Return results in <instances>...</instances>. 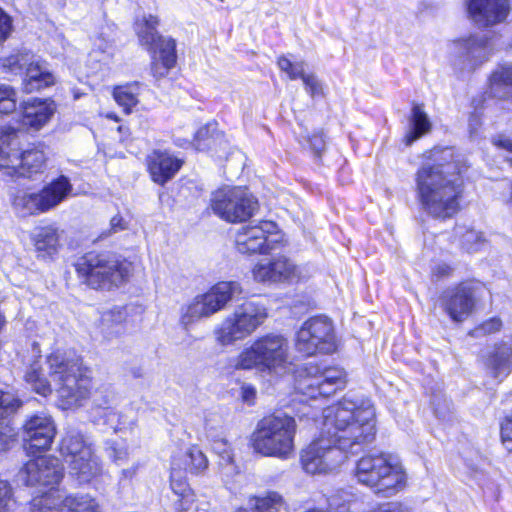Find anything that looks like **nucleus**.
Wrapping results in <instances>:
<instances>
[{
	"instance_id": "37998d69",
	"label": "nucleus",
	"mask_w": 512,
	"mask_h": 512,
	"mask_svg": "<svg viewBox=\"0 0 512 512\" xmlns=\"http://www.w3.org/2000/svg\"><path fill=\"white\" fill-rule=\"evenodd\" d=\"M502 327V321L499 318H491L481 325L476 327L474 330L470 332L471 336L479 337L488 334H492L498 332Z\"/></svg>"
},
{
	"instance_id": "bf43d9fd",
	"label": "nucleus",
	"mask_w": 512,
	"mask_h": 512,
	"mask_svg": "<svg viewBox=\"0 0 512 512\" xmlns=\"http://www.w3.org/2000/svg\"><path fill=\"white\" fill-rule=\"evenodd\" d=\"M312 409H313L312 406H304L303 410L300 411V413H301L300 417H312V418H314L315 412L314 411H310Z\"/></svg>"
},
{
	"instance_id": "a211bd4d",
	"label": "nucleus",
	"mask_w": 512,
	"mask_h": 512,
	"mask_svg": "<svg viewBox=\"0 0 512 512\" xmlns=\"http://www.w3.org/2000/svg\"><path fill=\"white\" fill-rule=\"evenodd\" d=\"M19 477L28 486L50 487L41 495L56 490L63 477V469L59 460L51 456H42L28 461L19 472Z\"/></svg>"
},
{
	"instance_id": "58836bf2",
	"label": "nucleus",
	"mask_w": 512,
	"mask_h": 512,
	"mask_svg": "<svg viewBox=\"0 0 512 512\" xmlns=\"http://www.w3.org/2000/svg\"><path fill=\"white\" fill-rule=\"evenodd\" d=\"M185 465L186 469L196 473L204 470L208 465V461L206 456L199 448L192 447L187 451L185 455Z\"/></svg>"
},
{
	"instance_id": "4468645a",
	"label": "nucleus",
	"mask_w": 512,
	"mask_h": 512,
	"mask_svg": "<svg viewBox=\"0 0 512 512\" xmlns=\"http://www.w3.org/2000/svg\"><path fill=\"white\" fill-rule=\"evenodd\" d=\"M252 275L256 282L264 284H296L310 277L307 266L298 265L285 255L257 262Z\"/></svg>"
},
{
	"instance_id": "052dcab7",
	"label": "nucleus",
	"mask_w": 512,
	"mask_h": 512,
	"mask_svg": "<svg viewBox=\"0 0 512 512\" xmlns=\"http://www.w3.org/2000/svg\"><path fill=\"white\" fill-rule=\"evenodd\" d=\"M215 335H216V339L220 342V343H223L224 341V331L220 328V329H217L215 330Z\"/></svg>"
},
{
	"instance_id": "603ef678",
	"label": "nucleus",
	"mask_w": 512,
	"mask_h": 512,
	"mask_svg": "<svg viewBox=\"0 0 512 512\" xmlns=\"http://www.w3.org/2000/svg\"><path fill=\"white\" fill-rule=\"evenodd\" d=\"M11 31V19L0 8V43L3 42Z\"/></svg>"
},
{
	"instance_id": "f257e3e1",
	"label": "nucleus",
	"mask_w": 512,
	"mask_h": 512,
	"mask_svg": "<svg viewBox=\"0 0 512 512\" xmlns=\"http://www.w3.org/2000/svg\"><path fill=\"white\" fill-rule=\"evenodd\" d=\"M319 435L303 449L301 464L308 474H327L341 467L376 434L371 400L345 396L322 411Z\"/></svg>"
},
{
	"instance_id": "a878e982",
	"label": "nucleus",
	"mask_w": 512,
	"mask_h": 512,
	"mask_svg": "<svg viewBox=\"0 0 512 512\" xmlns=\"http://www.w3.org/2000/svg\"><path fill=\"white\" fill-rule=\"evenodd\" d=\"M257 209V201L246 189L235 188L226 194V221L243 222Z\"/></svg>"
},
{
	"instance_id": "e2e57ef3",
	"label": "nucleus",
	"mask_w": 512,
	"mask_h": 512,
	"mask_svg": "<svg viewBox=\"0 0 512 512\" xmlns=\"http://www.w3.org/2000/svg\"><path fill=\"white\" fill-rule=\"evenodd\" d=\"M476 125H478V120L476 119L475 116H472L469 120V127L472 129L475 128Z\"/></svg>"
},
{
	"instance_id": "864d4df0",
	"label": "nucleus",
	"mask_w": 512,
	"mask_h": 512,
	"mask_svg": "<svg viewBox=\"0 0 512 512\" xmlns=\"http://www.w3.org/2000/svg\"><path fill=\"white\" fill-rule=\"evenodd\" d=\"M242 293V290H241V287L238 283L236 282H226V291H225V294H226V305L228 304L229 301H232V299L237 296V295H240Z\"/></svg>"
},
{
	"instance_id": "dca6fc26",
	"label": "nucleus",
	"mask_w": 512,
	"mask_h": 512,
	"mask_svg": "<svg viewBox=\"0 0 512 512\" xmlns=\"http://www.w3.org/2000/svg\"><path fill=\"white\" fill-rule=\"evenodd\" d=\"M281 238L276 223L260 221L254 225L243 226L235 236V245L242 254H264L275 249Z\"/></svg>"
},
{
	"instance_id": "f3484780",
	"label": "nucleus",
	"mask_w": 512,
	"mask_h": 512,
	"mask_svg": "<svg viewBox=\"0 0 512 512\" xmlns=\"http://www.w3.org/2000/svg\"><path fill=\"white\" fill-rule=\"evenodd\" d=\"M97 503L89 495L65 496L60 490L35 496L29 503L30 512H97Z\"/></svg>"
},
{
	"instance_id": "c756f323",
	"label": "nucleus",
	"mask_w": 512,
	"mask_h": 512,
	"mask_svg": "<svg viewBox=\"0 0 512 512\" xmlns=\"http://www.w3.org/2000/svg\"><path fill=\"white\" fill-rule=\"evenodd\" d=\"M55 83L54 75L49 71L47 64L42 61H32L26 68L23 88L26 93H32Z\"/></svg>"
},
{
	"instance_id": "4d7b16f0",
	"label": "nucleus",
	"mask_w": 512,
	"mask_h": 512,
	"mask_svg": "<svg viewBox=\"0 0 512 512\" xmlns=\"http://www.w3.org/2000/svg\"><path fill=\"white\" fill-rule=\"evenodd\" d=\"M255 389L251 386H243L242 387V398L245 402L251 404L255 397Z\"/></svg>"
},
{
	"instance_id": "c85d7f7f",
	"label": "nucleus",
	"mask_w": 512,
	"mask_h": 512,
	"mask_svg": "<svg viewBox=\"0 0 512 512\" xmlns=\"http://www.w3.org/2000/svg\"><path fill=\"white\" fill-rule=\"evenodd\" d=\"M21 401L10 393L0 390V451L9 449L15 441L16 433L9 424V416L17 411Z\"/></svg>"
},
{
	"instance_id": "2eb2a0df",
	"label": "nucleus",
	"mask_w": 512,
	"mask_h": 512,
	"mask_svg": "<svg viewBox=\"0 0 512 512\" xmlns=\"http://www.w3.org/2000/svg\"><path fill=\"white\" fill-rule=\"evenodd\" d=\"M486 291L480 281H465L448 288L443 294L444 309L455 322H462L474 311Z\"/></svg>"
},
{
	"instance_id": "393cba45",
	"label": "nucleus",
	"mask_w": 512,
	"mask_h": 512,
	"mask_svg": "<svg viewBox=\"0 0 512 512\" xmlns=\"http://www.w3.org/2000/svg\"><path fill=\"white\" fill-rule=\"evenodd\" d=\"M21 109L22 126L37 131L49 122L56 111V105L49 99L34 98L23 103Z\"/></svg>"
},
{
	"instance_id": "cd10ccee",
	"label": "nucleus",
	"mask_w": 512,
	"mask_h": 512,
	"mask_svg": "<svg viewBox=\"0 0 512 512\" xmlns=\"http://www.w3.org/2000/svg\"><path fill=\"white\" fill-rule=\"evenodd\" d=\"M147 161L152 180L160 185L171 180L183 164L181 159L166 151H153Z\"/></svg>"
},
{
	"instance_id": "bb28decb",
	"label": "nucleus",
	"mask_w": 512,
	"mask_h": 512,
	"mask_svg": "<svg viewBox=\"0 0 512 512\" xmlns=\"http://www.w3.org/2000/svg\"><path fill=\"white\" fill-rule=\"evenodd\" d=\"M484 364L492 377L503 381L512 372V339L496 343Z\"/></svg>"
},
{
	"instance_id": "20e7f679",
	"label": "nucleus",
	"mask_w": 512,
	"mask_h": 512,
	"mask_svg": "<svg viewBox=\"0 0 512 512\" xmlns=\"http://www.w3.org/2000/svg\"><path fill=\"white\" fill-rule=\"evenodd\" d=\"M355 480L374 493L390 497L404 490L408 474L399 457L390 453H369L362 456L353 470Z\"/></svg>"
},
{
	"instance_id": "6e6d98bb",
	"label": "nucleus",
	"mask_w": 512,
	"mask_h": 512,
	"mask_svg": "<svg viewBox=\"0 0 512 512\" xmlns=\"http://www.w3.org/2000/svg\"><path fill=\"white\" fill-rule=\"evenodd\" d=\"M309 142L312 149L317 153L324 149L325 142L322 135H314L313 138L309 139Z\"/></svg>"
},
{
	"instance_id": "de8ad7c7",
	"label": "nucleus",
	"mask_w": 512,
	"mask_h": 512,
	"mask_svg": "<svg viewBox=\"0 0 512 512\" xmlns=\"http://www.w3.org/2000/svg\"><path fill=\"white\" fill-rule=\"evenodd\" d=\"M210 209L220 219L224 218V190H216L211 197Z\"/></svg>"
},
{
	"instance_id": "b1692460",
	"label": "nucleus",
	"mask_w": 512,
	"mask_h": 512,
	"mask_svg": "<svg viewBox=\"0 0 512 512\" xmlns=\"http://www.w3.org/2000/svg\"><path fill=\"white\" fill-rule=\"evenodd\" d=\"M132 306H114L101 313L98 330L106 342L122 337L130 324Z\"/></svg>"
},
{
	"instance_id": "a19ab883",
	"label": "nucleus",
	"mask_w": 512,
	"mask_h": 512,
	"mask_svg": "<svg viewBox=\"0 0 512 512\" xmlns=\"http://www.w3.org/2000/svg\"><path fill=\"white\" fill-rule=\"evenodd\" d=\"M16 109V92L8 85H0V113L7 114Z\"/></svg>"
},
{
	"instance_id": "c03bdc74",
	"label": "nucleus",
	"mask_w": 512,
	"mask_h": 512,
	"mask_svg": "<svg viewBox=\"0 0 512 512\" xmlns=\"http://www.w3.org/2000/svg\"><path fill=\"white\" fill-rule=\"evenodd\" d=\"M501 441L505 449L512 452V411L501 423Z\"/></svg>"
},
{
	"instance_id": "4be33fe9",
	"label": "nucleus",
	"mask_w": 512,
	"mask_h": 512,
	"mask_svg": "<svg viewBox=\"0 0 512 512\" xmlns=\"http://www.w3.org/2000/svg\"><path fill=\"white\" fill-rule=\"evenodd\" d=\"M224 305V283L215 284L206 293L197 295L182 308L181 324L187 328L204 317L219 311Z\"/></svg>"
},
{
	"instance_id": "0e129e2a",
	"label": "nucleus",
	"mask_w": 512,
	"mask_h": 512,
	"mask_svg": "<svg viewBox=\"0 0 512 512\" xmlns=\"http://www.w3.org/2000/svg\"><path fill=\"white\" fill-rule=\"evenodd\" d=\"M136 472V469H128V470H123V474L126 476V477H132Z\"/></svg>"
},
{
	"instance_id": "1a4fd4ad",
	"label": "nucleus",
	"mask_w": 512,
	"mask_h": 512,
	"mask_svg": "<svg viewBox=\"0 0 512 512\" xmlns=\"http://www.w3.org/2000/svg\"><path fill=\"white\" fill-rule=\"evenodd\" d=\"M72 190L70 180L61 175L39 192L18 191L13 198V208L21 216L42 214L60 205L72 194Z\"/></svg>"
},
{
	"instance_id": "79ce46f5",
	"label": "nucleus",
	"mask_w": 512,
	"mask_h": 512,
	"mask_svg": "<svg viewBox=\"0 0 512 512\" xmlns=\"http://www.w3.org/2000/svg\"><path fill=\"white\" fill-rule=\"evenodd\" d=\"M16 501L8 481L0 480V512H14Z\"/></svg>"
},
{
	"instance_id": "f03ea898",
	"label": "nucleus",
	"mask_w": 512,
	"mask_h": 512,
	"mask_svg": "<svg viewBox=\"0 0 512 512\" xmlns=\"http://www.w3.org/2000/svg\"><path fill=\"white\" fill-rule=\"evenodd\" d=\"M452 158L449 148L433 150L429 161L415 174L417 199L424 212L434 218H451L460 208L462 171Z\"/></svg>"
},
{
	"instance_id": "473e14b6",
	"label": "nucleus",
	"mask_w": 512,
	"mask_h": 512,
	"mask_svg": "<svg viewBox=\"0 0 512 512\" xmlns=\"http://www.w3.org/2000/svg\"><path fill=\"white\" fill-rule=\"evenodd\" d=\"M431 127L432 124L422 106L414 105L411 115V130L405 136L406 144L410 145L423 135L427 134L431 130Z\"/></svg>"
},
{
	"instance_id": "680f3d73",
	"label": "nucleus",
	"mask_w": 512,
	"mask_h": 512,
	"mask_svg": "<svg viewBox=\"0 0 512 512\" xmlns=\"http://www.w3.org/2000/svg\"><path fill=\"white\" fill-rule=\"evenodd\" d=\"M100 44L98 45L99 49L102 51V52H106L107 48L109 47L108 43L104 40H100Z\"/></svg>"
},
{
	"instance_id": "09e8293b",
	"label": "nucleus",
	"mask_w": 512,
	"mask_h": 512,
	"mask_svg": "<svg viewBox=\"0 0 512 512\" xmlns=\"http://www.w3.org/2000/svg\"><path fill=\"white\" fill-rule=\"evenodd\" d=\"M453 273V267L447 263H436L431 269V275L435 280H441L451 276Z\"/></svg>"
},
{
	"instance_id": "72a5a7b5",
	"label": "nucleus",
	"mask_w": 512,
	"mask_h": 512,
	"mask_svg": "<svg viewBox=\"0 0 512 512\" xmlns=\"http://www.w3.org/2000/svg\"><path fill=\"white\" fill-rule=\"evenodd\" d=\"M139 93L140 86L135 82L115 87L113 97L117 104L123 108L124 112L129 114L139 102Z\"/></svg>"
},
{
	"instance_id": "338daca9",
	"label": "nucleus",
	"mask_w": 512,
	"mask_h": 512,
	"mask_svg": "<svg viewBox=\"0 0 512 512\" xmlns=\"http://www.w3.org/2000/svg\"><path fill=\"white\" fill-rule=\"evenodd\" d=\"M305 512H325V511H323L321 509H310V510H307Z\"/></svg>"
},
{
	"instance_id": "e433bc0d",
	"label": "nucleus",
	"mask_w": 512,
	"mask_h": 512,
	"mask_svg": "<svg viewBox=\"0 0 512 512\" xmlns=\"http://www.w3.org/2000/svg\"><path fill=\"white\" fill-rule=\"evenodd\" d=\"M253 512H279L284 504L283 497L274 491L252 499Z\"/></svg>"
},
{
	"instance_id": "7c9ffc66",
	"label": "nucleus",
	"mask_w": 512,
	"mask_h": 512,
	"mask_svg": "<svg viewBox=\"0 0 512 512\" xmlns=\"http://www.w3.org/2000/svg\"><path fill=\"white\" fill-rule=\"evenodd\" d=\"M35 249L40 257H50L57 253L59 234L57 229L48 226L40 228L33 236Z\"/></svg>"
},
{
	"instance_id": "9d476101",
	"label": "nucleus",
	"mask_w": 512,
	"mask_h": 512,
	"mask_svg": "<svg viewBox=\"0 0 512 512\" xmlns=\"http://www.w3.org/2000/svg\"><path fill=\"white\" fill-rule=\"evenodd\" d=\"M45 162V153L39 148L19 153L15 129L0 128V168L8 169L11 175L29 177L42 171Z\"/></svg>"
},
{
	"instance_id": "69168bd1",
	"label": "nucleus",
	"mask_w": 512,
	"mask_h": 512,
	"mask_svg": "<svg viewBox=\"0 0 512 512\" xmlns=\"http://www.w3.org/2000/svg\"><path fill=\"white\" fill-rule=\"evenodd\" d=\"M206 428H207L208 431L213 429V426L210 424V420L209 419H206Z\"/></svg>"
},
{
	"instance_id": "ddd939ff",
	"label": "nucleus",
	"mask_w": 512,
	"mask_h": 512,
	"mask_svg": "<svg viewBox=\"0 0 512 512\" xmlns=\"http://www.w3.org/2000/svg\"><path fill=\"white\" fill-rule=\"evenodd\" d=\"M295 349L305 357L317 353H334L337 349V341L332 321L325 316L306 320L296 333Z\"/></svg>"
},
{
	"instance_id": "0eeeda50",
	"label": "nucleus",
	"mask_w": 512,
	"mask_h": 512,
	"mask_svg": "<svg viewBox=\"0 0 512 512\" xmlns=\"http://www.w3.org/2000/svg\"><path fill=\"white\" fill-rule=\"evenodd\" d=\"M79 278L93 289L110 290L122 285L130 273V264L109 253H87L76 265Z\"/></svg>"
},
{
	"instance_id": "3c124183",
	"label": "nucleus",
	"mask_w": 512,
	"mask_h": 512,
	"mask_svg": "<svg viewBox=\"0 0 512 512\" xmlns=\"http://www.w3.org/2000/svg\"><path fill=\"white\" fill-rule=\"evenodd\" d=\"M217 129L216 123H208L204 127H201L195 135V140L197 141V148L200 149L201 140L208 139L213 136L214 132Z\"/></svg>"
},
{
	"instance_id": "aec40b11",
	"label": "nucleus",
	"mask_w": 512,
	"mask_h": 512,
	"mask_svg": "<svg viewBox=\"0 0 512 512\" xmlns=\"http://www.w3.org/2000/svg\"><path fill=\"white\" fill-rule=\"evenodd\" d=\"M468 18L479 28H492L504 23L511 12L510 0H465Z\"/></svg>"
},
{
	"instance_id": "2f4dec72",
	"label": "nucleus",
	"mask_w": 512,
	"mask_h": 512,
	"mask_svg": "<svg viewBox=\"0 0 512 512\" xmlns=\"http://www.w3.org/2000/svg\"><path fill=\"white\" fill-rule=\"evenodd\" d=\"M491 93L498 98H512V66L497 69L490 77Z\"/></svg>"
},
{
	"instance_id": "ea45409f",
	"label": "nucleus",
	"mask_w": 512,
	"mask_h": 512,
	"mask_svg": "<svg viewBox=\"0 0 512 512\" xmlns=\"http://www.w3.org/2000/svg\"><path fill=\"white\" fill-rule=\"evenodd\" d=\"M105 451L107 456L116 464H123L128 460L129 452L124 442L109 440L106 442Z\"/></svg>"
},
{
	"instance_id": "f704fd0d",
	"label": "nucleus",
	"mask_w": 512,
	"mask_h": 512,
	"mask_svg": "<svg viewBox=\"0 0 512 512\" xmlns=\"http://www.w3.org/2000/svg\"><path fill=\"white\" fill-rule=\"evenodd\" d=\"M24 379L38 394L47 396L51 393V383L46 379L38 360L32 362L27 368Z\"/></svg>"
},
{
	"instance_id": "5701e85b",
	"label": "nucleus",
	"mask_w": 512,
	"mask_h": 512,
	"mask_svg": "<svg viewBox=\"0 0 512 512\" xmlns=\"http://www.w3.org/2000/svg\"><path fill=\"white\" fill-rule=\"evenodd\" d=\"M266 309L252 301H245L239 305L234 315L229 319V325L226 326V338L232 340L241 339L251 334L266 318Z\"/></svg>"
},
{
	"instance_id": "39448f33",
	"label": "nucleus",
	"mask_w": 512,
	"mask_h": 512,
	"mask_svg": "<svg viewBox=\"0 0 512 512\" xmlns=\"http://www.w3.org/2000/svg\"><path fill=\"white\" fill-rule=\"evenodd\" d=\"M235 367L257 369L270 375L284 376L294 370L289 341L280 334H268L255 340L238 356Z\"/></svg>"
},
{
	"instance_id": "4c0bfd02",
	"label": "nucleus",
	"mask_w": 512,
	"mask_h": 512,
	"mask_svg": "<svg viewBox=\"0 0 512 512\" xmlns=\"http://www.w3.org/2000/svg\"><path fill=\"white\" fill-rule=\"evenodd\" d=\"M277 66L290 80L301 79L306 72V63L304 61L293 62L286 56L278 58Z\"/></svg>"
},
{
	"instance_id": "423d86ee",
	"label": "nucleus",
	"mask_w": 512,
	"mask_h": 512,
	"mask_svg": "<svg viewBox=\"0 0 512 512\" xmlns=\"http://www.w3.org/2000/svg\"><path fill=\"white\" fill-rule=\"evenodd\" d=\"M296 430L295 419L287 414L265 417L251 435V446L263 456L287 460L295 450Z\"/></svg>"
},
{
	"instance_id": "412c9836",
	"label": "nucleus",
	"mask_w": 512,
	"mask_h": 512,
	"mask_svg": "<svg viewBox=\"0 0 512 512\" xmlns=\"http://www.w3.org/2000/svg\"><path fill=\"white\" fill-rule=\"evenodd\" d=\"M56 435V426L51 416L39 413L30 416L23 424L22 438L27 453L50 448Z\"/></svg>"
},
{
	"instance_id": "7ed1b4c3",
	"label": "nucleus",
	"mask_w": 512,
	"mask_h": 512,
	"mask_svg": "<svg viewBox=\"0 0 512 512\" xmlns=\"http://www.w3.org/2000/svg\"><path fill=\"white\" fill-rule=\"evenodd\" d=\"M46 363L62 409L80 407L91 397L93 406L103 410L105 416L114 414L113 408L117 401L115 391L103 385L91 394V378L80 358L56 350L47 357Z\"/></svg>"
},
{
	"instance_id": "c9c22d12",
	"label": "nucleus",
	"mask_w": 512,
	"mask_h": 512,
	"mask_svg": "<svg viewBox=\"0 0 512 512\" xmlns=\"http://www.w3.org/2000/svg\"><path fill=\"white\" fill-rule=\"evenodd\" d=\"M456 234L460 237L461 246L469 253L480 251L486 246V240L482 233L474 229H464L458 227Z\"/></svg>"
},
{
	"instance_id": "9b49d317",
	"label": "nucleus",
	"mask_w": 512,
	"mask_h": 512,
	"mask_svg": "<svg viewBox=\"0 0 512 512\" xmlns=\"http://www.w3.org/2000/svg\"><path fill=\"white\" fill-rule=\"evenodd\" d=\"M60 453L69 473L80 483H88L101 474L102 466L91 443L83 435L70 432L61 441Z\"/></svg>"
},
{
	"instance_id": "a18cd8bd",
	"label": "nucleus",
	"mask_w": 512,
	"mask_h": 512,
	"mask_svg": "<svg viewBox=\"0 0 512 512\" xmlns=\"http://www.w3.org/2000/svg\"><path fill=\"white\" fill-rule=\"evenodd\" d=\"M301 80L303 81L305 90L312 97L322 93V84L315 74L305 72Z\"/></svg>"
},
{
	"instance_id": "49530a36",
	"label": "nucleus",
	"mask_w": 512,
	"mask_h": 512,
	"mask_svg": "<svg viewBox=\"0 0 512 512\" xmlns=\"http://www.w3.org/2000/svg\"><path fill=\"white\" fill-rule=\"evenodd\" d=\"M367 512H411V510L401 502L390 501L378 504Z\"/></svg>"
},
{
	"instance_id": "6ab92c4d",
	"label": "nucleus",
	"mask_w": 512,
	"mask_h": 512,
	"mask_svg": "<svg viewBox=\"0 0 512 512\" xmlns=\"http://www.w3.org/2000/svg\"><path fill=\"white\" fill-rule=\"evenodd\" d=\"M458 54L455 66L460 70H473L486 62L494 52L492 40L487 35L473 34L453 43Z\"/></svg>"
},
{
	"instance_id": "13d9d810",
	"label": "nucleus",
	"mask_w": 512,
	"mask_h": 512,
	"mask_svg": "<svg viewBox=\"0 0 512 512\" xmlns=\"http://www.w3.org/2000/svg\"><path fill=\"white\" fill-rule=\"evenodd\" d=\"M171 487L176 494L183 495L186 490V484L182 481L174 480V472L171 474Z\"/></svg>"
},
{
	"instance_id": "6e6552de",
	"label": "nucleus",
	"mask_w": 512,
	"mask_h": 512,
	"mask_svg": "<svg viewBox=\"0 0 512 512\" xmlns=\"http://www.w3.org/2000/svg\"><path fill=\"white\" fill-rule=\"evenodd\" d=\"M347 383V374L339 366H320L306 364L299 372L295 381V390L300 401H317L343 389Z\"/></svg>"
},
{
	"instance_id": "8fccbe9b",
	"label": "nucleus",
	"mask_w": 512,
	"mask_h": 512,
	"mask_svg": "<svg viewBox=\"0 0 512 512\" xmlns=\"http://www.w3.org/2000/svg\"><path fill=\"white\" fill-rule=\"evenodd\" d=\"M493 142L495 146L504 151L506 160L512 165V140L504 136H498Z\"/></svg>"
},
{
	"instance_id": "f8f14e48",
	"label": "nucleus",
	"mask_w": 512,
	"mask_h": 512,
	"mask_svg": "<svg viewBox=\"0 0 512 512\" xmlns=\"http://www.w3.org/2000/svg\"><path fill=\"white\" fill-rule=\"evenodd\" d=\"M159 20L154 15H144L135 22V31L142 45L153 52L152 72L156 77L165 76L176 63V43L171 38L158 35Z\"/></svg>"
},
{
	"instance_id": "5fc2aeb1",
	"label": "nucleus",
	"mask_w": 512,
	"mask_h": 512,
	"mask_svg": "<svg viewBox=\"0 0 512 512\" xmlns=\"http://www.w3.org/2000/svg\"><path fill=\"white\" fill-rule=\"evenodd\" d=\"M127 229V222L120 215H115L110 220V230L112 233H117Z\"/></svg>"
},
{
	"instance_id": "774afa93",
	"label": "nucleus",
	"mask_w": 512,
	"mask_h": 512,
	"mask_svg": "<svg viewBox=\"0 0 512 512\" xmlns=\"http://www.w3.org/2000/svg\"><path fill=\"white\" fill-rule=\"evenodd\" d=\"M236 512H248V510L244 508H239Z\"/></svg>"
}]
</instances>
